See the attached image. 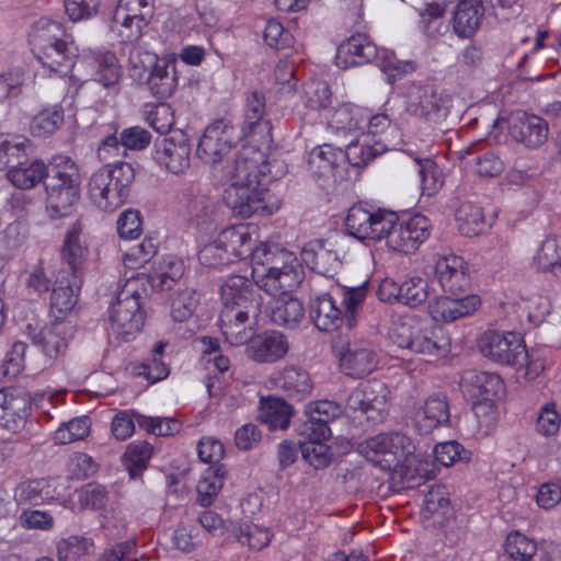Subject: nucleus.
I'll use <instances>...</instances> for the list:
<instances>
[{
  "mask_svg": "<svg viewBox=\"0 0 561 561\" xmlns=\"http://www.w3.org/2000/svg\"><path fill=\"white\" fill-rule=\"evenodd\" d=\"M357 451L385 471L400 470L411 488L430 479L427 463L421 461L415 442L403 432L390 431L370 436L357 445Z\"/></svg>",
  "mask_w": 561,
  "mask_h": 561,
  "instance_id": "obj_1",
  "label": "nucleus"
},
{
  "mask_svg": "<svg viewBox=\"0 0 561 561\" xmlns=\"http://www.w3.org/2000/svg\"><path fill=\"white\" fill-rule=\"evenodd\" d=\"M45 186V213L50 220L72 216L81 197V174L77 163L68 156L53 159Z\"/></svg>",
  "mask_w": 561,
  "mask_h": 561,
  "instance_id": "obj_2",
  "label": "nucleus"
},
{
  "mask_svg": "<svg viewBox=\"0 0 561 561\" xmlns=\"http://www.w3.org/2000/svg\"><path fill=\"white\" fill-rule=\"evenodd\" d=\"M389 337L400 348L414 353L446 356L450 351V337L438 324H431L412 316H403L394 320Z\"/></svg>",
  "mask_w": 561,
  "mask_h": 561,
  "instance_id": "obj_3",
  "label": "nucleus"
},
{
  "mask_svg": "<svg viewBox=\"0 0 561 561\" xmlns=\"http://www.w3.org/2000/svg\"><path fill=\"white\" fill-rule=\"evenodd\" d=\"M134 179L135 170L130 163H107L90 176L88 196L96 208L112 213L126 202Z\"/></svg>",
  "mask_w": 561,
  "mask_h": 561,
  "instance_id": "obj_4",
  "label": "nucleus"
},
{
  "mask_svg": "<svg viewBox=\"0 0 561 561\" xmlns=\"http://www.w3.org/2000/svg\"><path fill=\"white\" fill-rule=\"evenodd\" d=\"M145 294L146 289L139 287L133 277L118 291L116 301L108 309L111 329L118 339L130 341L142 330Z\"/></svg>",
  "mask_w": 561,
  "mask_h": 561,
  "instance_id": "obj_5",
  "label": "nucleus"
},
{
  "mask_svg": "<svg viewBox=\"0 0 561 561\" xmlns=\"http://www.w3.org/2000/svg\"><path fill=\"white\" fill-rule=\"evenodd\" d=\"M481 353L497 363L524 367L526 376L535 378L543 368L541 363H529L524 341L515 332L488 330L480 339Z\"/></svg>",
  "mask_w": 561,
  "mask_h": 561,
  "instance_id": "obj_6",
  "label": "nucleus"
},
{
  "mask_svg": "<svg viewBox=\"0 0 561 561\" xmlns=\"http://www.w3.org/2000/svg\"><path fill=\"white\" fill-rule=\"evenodd\" d=\"M267 170L268 164L262 151L243 148L231 163L218 169L221 172L218 181L229 184L228 188L263 183Z\"/></svg>",
  "mask_w": 561,
  "mask_h": 561,
  "instance_id": "obj_7",
  "label": "nucleus"
},
{
  "mask_svg": "<svg viewBox=\"0 0 561 561\" xmlns=\"http://www.w3.org/2000/svg\"><path fill=\"white\" fill-rule=\"evenodd\" d=\"M176 204L198 229L208 231L221 220L220 204L202 193L199 186L188 184L182 187L176 196Z\"/></svg>",
  "mask_w": 561,
  "mask_h": 561,
  "instance_id": "obj_8",
  "label": "nucleus"
},
{
  "mask_svg": "<svg viewBox=\"0 0 561 561\" xmlns=\"http://www.w3.org/2000/svg\"><path fill=\"white\" fill-rule=\"evenodd\" d=\"M252 279L261 290L277 298L289 294L300 285L304 279V268L296 257V261L276 264L268 268L252 267Z\"/></svg>",
  "mask_w": 561,
  "mask_h": 561,
  "instance_id": "obj_9",
  "label": "nucleus"
},
{
  "mask_svg": "<svg viewBox=\"0 0 561 561\" xmlns=\"http://www.w3.org/2000/svg\"><path fill=\"white\" fill-rule=\"evenodd\" d=\"M89 256V245L83 238V227L78 220L66 233L61 249V268L57 276L61 283L69 278L73 285H82L84 265Z\"/></svg>",
  "mask_w": 561,
  "mask_h": 561,
  "instance_id": "obj_10",
  "label": "nucleus"
},
{
  "mask_svg": "<svg viewBox=\"0 0 561 561\" xmlns=\"http://www.w3.org/2000/svg\"><path fill=\"white\" fill-rule=\"evenodd\" d=\"M501 378L491 373L468 370L460 380L463 394L472 401V410L480 417L481 410L492 411V401L502 390Z\"/></svg>",
  "mask_w": 561,
  "mask_h": 561,
  "instance_id": "obj_11",
  "label": "nucleus"
},
{
  "mask_svg": "<svg viewBox=\"0 0 561 561\" xmlns=\"http://www.w3.org/2000/svg\"><path fill=\"white\" fill-rule=\"evenodd\" d=\"M233 126L224 119H218L206 127L199 139L196 154L205 163L218 171L224 158L231 151Z\"/></svg>",
  "mask_w": 561,
  "mask_h": 561,
  "instance_id": "obj_12",
  "label": "nucleus"
},
{
  "mask_svg": "<svg viewBox=\"0 0 561 561\" xmlns=\"http://www.w3.org/2000/svg\"><path fill=\"white\" fill-rule=\"evenodd\" d=\"M387 393L386 385L379 380L359 383L350 392L346 408L366 414L367 420H381L387 412Z\"/></svg>",
  "mask_w": 561,
  "mask_h": 561,
  "instance_id": "obj_13",
  "label": "nucleus"
},
{
  "mask_svg": "<svg viewBox=\"0 0 561 561\" xmlns=\"http://www.w3.org/2000/svg\"><path fill=\"white\" fill-rule=\"evenodd\" d=\"M405 108L411 115L427 122H438L446 114L443 94L431 83L411 84L407 91Z\"/></svg>",
  "mask_w": 561,
  "mask_h": 561,
  "instance_id": "obj_14",
  "label": "nucleus"
},
{
  "mask_svg": "<svg viewBox=\"0 0 561 561\" xmlns=\"http://www.w3.org/2000/svg\"><path fill=\"white\" fill-rule=\"evenodd\" d=\"M430 220L420 214L402 220L398 218L388 248L400 253H413L430 237Z\"/></svg>",
  "mask_w": 561,
  "mask_h": 561,
  "instance_id": "obj_15",
  "label": "nucleus"
},
{
  "mask_svg": "<svg viewBox=\"0 0 561 561\" xmlns=\"http://www.w3.org/2000/svg\"><path fill=\"white\" fill-rule=\"evenodd\" d=\"M264 185L263 182L243 187L227 188L225 191V202L233 215L241 218L270 214L266 203L267 190L264 188Z\"/></svg>",
  "mask_w": 561,
  "mask_h": 561,
  "instance_id": "obj_16",
  "label": "nucleus"
},
{
  "mask_svg": "<svg viewBox=\"0 0 561 561\" xmlns=\"http://www.w3.org/2000/svg\"><path fill=\"white\" fill-rule=\"evenodd\" d=\"M259 314L256 305L249 306L244 311L221 309L218 322L226 341L233 346L248 344L254 335L253 324Z\"/></svg>",
  "mask_w": 561,
  "mask_h": 561,
  "instance_id": "obj_17",
  "label": "nucleus"
},
{
  "mask_svg": "<svg viewBox=\"0 0 561 561\" xmlns=\"http://www.w3.org/2000/svg\"><path fill=\"white\" fill-rule=\"evenodd\" d=\"M153 160L173 174L184 173L191 165V145L184 135L156 141Z\"/></svg>",
  "mask_w": 561,
  "mask_h": 561,
  "instance_id": "obj_18",
  "label": "nucleus"
},
{
  "mask_svg": "<svg viewBox=\"0 0 561 561\" xmlns=\"http://www.w3.org/2000/svg\"><path fill=\"white\" fill-rule=\"evenodd\" d=\"M435 275L442 289L450 295L466 291L471 282L468 263L453 253L437 255Z\"/></svg>",
  "mask_w": 561,
  "mask_h": 561,
  "instance_id": "obj_19",
  "label": "nucleus"
},
{
  "mask_svg": "<svg viewBox=\"0 0 561 561\" xmlns=\"http://www.w3.org/2000/svg\"><path fill=\"white\" fill-rule=\"evenodd\" d=\"M31 399L26 392L16 388L0 390V423L10 431L22 428L31 414Z\"/></svg>",
  "mask_w": 561,
  "mask_h": 561,
  "instance_id": "obj_20",
  "label": "nucleus"
},
{
  "mask_svg": "<svg viewBox=\"0 0 561 561\" xmlns=\"http://www.w3.org/2000/svg\"><path fill=\"white\" fill-rule=\"evenodd\" d=\"M339 53L348 57L352 65L360 66L376 60L382 70H401L400 62L389 57L380 61V53L376 44L365 34H355L348 37L341 44Z\"/></svg>",
  "mask_w": 561,
  "mask_h": 561,
  "instance_id": "obj_21",
  "label": "nucleus"
},
{
  "mask_svg": "<svg viewBox=\"0 0 561 561\" xmlns=\"http://www.w3.org/2000/svg\"><path fill=\"white\" fill-rule=\"evenodd\" d=\"M73 334V327L66 321H53L31 335L33 344L49 359L62 356Z\"/></svg>",
  "mask_w": 561,
  "mask_h": 561,
  "instance_id": "obj_22",
  "label": "nucleus"
},
{
  "mask_svg": "<svg viewBox=\"0 0 561 561\" xmlns=\"http://www.w3.org/2000/svg\"><path fill=\"white\" fill-rule=\"evenodd\" d=\"M377 364V354L366 342L348 343L340 353L342 371L353 378H363L371 374Z\"/></svg>",
  "mask_w": 561,
  "mask_h": 561,
  "instance_id": "obj_23",
  "label": "nucleus"
},
{
  "mask_svg": "<svg viewBox=\"0 0 561 561\" xmlns=\"http://www.w3.org/2000/svg\"><path fill=\"white\" fill-rule=\"evenodd\" d=\"M508 133L513 139L528 148H537L548 138V125L539 116L517 112L511 116Z\"/></svg>",
  "mask_w": 561,
  "mask_h": 561,
  "instance_id": "obj_24",
  "label": "nucleus"
},
{
  "mask_svg": "<svg viewBox=\"0 0 561 561\" xmlns=\"http://www.w3.org/2000/svg\"><path fill=\"white\" fill-rule=\"evenodd\" d=\"M222 309L248 310L249 306L256 305L261 312L262 297L254 293L249 279L241 275L229 276L220 288Z\"/></svg>",
  "mask_w": 561,
  "mask_h": 561,
  "instance_id": "obj_25",
  "label": "nucleus"
},
{
  "mask_svg": "<svg viewBox=\"0 0 561 561\" xmlns=\"http://www.w3.org/2000/svg\"><path fill=\"white\" fill-rule=\"evenodd\" d=\"M289 350L286 336L278 331H265L252 336L247 345V355L256 363H275Z\"/></svg>",
  "mask_w": 561,
  "mask_h": 561,
  "instance_id": "obj_26",
  "label": "nucleus"
},
{
  "mask_svg": "<svg viewBox=\"0 0 561 561\" xmlns=\"http://www.w3.org/2000/svg\"><path fill=\"white\" fill-rule=\"evenodd\" d=\"M480 306L481 300L478 295H467L461 298L440 296L430 302L428 311L432 319L437 322H454L473 314Z\"/></svg>",
  "mask_w": 561,
  "mask_h": 561,
  "instance_id": "obj_27",
  "label": "nucleus"
},
{
  "mask_svg": "<svg viewBox=\"0 0 561 561\" xmlns=\"http://www.w3.org/2000/svg\"><path fill=\"white\" fill-rule=\"evenodd\" d=\"M301 260L316 273L332 277L337 273L342 263L337 252L328 241L316 239L305 244Z\"/></svg>",
  "mask_w": 561,
  "mask_h": 561,
  "instance_id": "obj_28",
  "label": "nucleus"
},
{
  "mask_svg": "<svg viewBox=\"0 0 561 561\" xmlns=\"http://www.w3.org/2000/svg\"><path fill=\"white\" fill-rule=\"evenodd\" d=\"M483 16L482 0H459L450 19L453 32L458 38L470 39L479 30Z\"/></svg>",
  "mask_w": 561,
  "mask_h": 561,
  "instance_id": "obj_29",
  "label": "nucleus"
},
{
  "mask_svg": "<svg viewBox=\"0 0 561 561\" xmlns=\"http://www.w3.org/2000/svg\"><path fill=\"white\" fill-rule=\"evenodd\" d=\"M310 318L320 331H334L345 323V317L331 294H314L309 301Z\"/></svg>",
  "mask_w": 561,
  "mask_h": 561,
  "instance_id": "obj_30",
  "label": "nucleus"
},
{
  "mask_svg": "<svg viewBox=\"0 0 561 561\" xmlns=\"http://www.w3.org/2000/svg\"><path fill=\"white\" fill-rule=\"evenodd\" d=\"M344 165V152L340 148L324 144L314 147L308 156V168L316 178L336 179Z\"/></svg>",
  "mask_w": 561,
  "mask_h": 561,
  "instance_id": "obj_31",
  "label": "nucleus"
},
{
  "mask_svg": "<svg viewBox=\"0 0 561 561\" xmlns=\"http://www.w3.org/2000/svg\"><path fill=\"white\" fill-rule=\"evenodd\" d=\"M244 129L263 144L272 141V125L266 118L265 98L259 92H252L247 98Z\"/></svg>",
  "mask_w": 561,
  "mask_h": 561,
  "instance_id": "obj_32",
  "label": "nucleus"
},
{
  "mask_svg": "<svg viewBox=\"0 0 561 561\" xmlns=\"http://www.w3.org/2000/svg\"><path fill=\"white\" fill-rule=\"evenodd\" d=\"M449 408L445 397L431 396L413 415V424L420 434H428L449 421Z\"/></svg>",
  "mask_w": 561,
  "mask_h": 561,
  "instance_id": "obj_33",
  "label": "nucleus"
},
{
  "mask_svg": "<svg viewBox=\"0 0 561 561\" xmlns=\"http://www.w3.org/2000/svg\"><path fill=\"white\" fill-rule=\"evenodd\" d=\"M253 233L254 229L244 224L227 227L219 232V241L232 263L250 256L254 247Z\"/></svg>",
  "mask_w": 561,
  "mask_h": 561,
  "instance_id": "obj_34",
  "label": "nucleus"
},
{
  "mask_svg": "<svg viewBox=\"0 0 561 561\" xmlns=\"http://www.w3.org/2000/svg\"><path fill=\"white\" fill-rule=\"evenodd\" d=\"M28 41L33 54L45 55L46 50L69 42V36L60 23L42 18L33 24Z\"/></svg>",
  "mask_w": 561,
  "mask_h": 561,
  "instance_id": "obj_35",
  "label": "nucleus"
},
{
  "mask_svg": "<svg viewBox=\"0 0 561 561\" xmlns=\"http://www.w3.org/2000/svg\"><path fill=\"white\" fill-rule=\"evenodd\" d=\"M34 55L45 68L59 77H67L77 61V48L71 41L46 50L45 55L42 53Z\"/></svg>",
  "mask_w": 561,
  "mask_h": 561,
  "instance_id": "obj_36",
  "label": "nucleus"
},
{
  "mask_svg": "<svg viewBox=\"0 0 561 561\" xmlns=\"http://www.w3.org/2000/svg\"><path fill=\"white\" fill-rule=\"evenodd\" d=\"M33 153V145L22 135L0 133V167L12 169L22 164Z\"/></svg>",
  "mask_w": 561,
  "mask_h": 561,
  "instance_id": "obj_37",
  "label": "nucleus"
},
{
  "mask_svg": "<svg viewBox=\"0 0 561 561\" xmlns=\"http://www.w3.org/2000/svg\"><path fill=\"white\" fill-rule=\"evenodd\" d=\"M304 317L302 302L289 294L275 298L271 306L270 318L276 325L295 329Z\"/></svg>",
  "mask_w": 561,
  "mask_h": 561,
  "instance_id": "obj_38",
  "label": "nucleus"
},
{
  "mask_svg": "<svg viewBox=\"0 0 561 561\" xmlns=\"http://www.w3.org/2000/svg\"><path fill=\"white\" fill-rule=\"evenodd\" d=\"M84 61L92 67L94 80L104 88L116 85L122 78L118 60L111 51L93 53Z\"/></svg>",
  "mask_w": 561,
  "mask_h": 561,
  "instance_id": "obj_39",
  "label": "nucleus"
},
{
  "mask_svg": "<svg viewBox=\"0 0 561 561\" xmlns=\"http://www.w3.org/2000/svg\"><path fill=\"white\" fill-rule=\"evenodd\" d=\"M50 169L38 159L28 160L22 164H15L7 171V179L20 190H30L36 186L45 178L48 180Z\"/></svg>",
  "mask_w": 561,
  "mask_h": 561,
  "instance_id": "obj_40",
  "label": "nucleus"
},
{
  "mask_svg": "<svg viewBox=\"0 0 561 561\" xmlns=\"http://www.w3.org/2000/svg\"><path fill=\"white\" fill-rule=\"evenodd\" d=\"M278 386L285 394L296 401L304 400L313 388L310 375L300 367H286L280 373Z\"/></svg>",
  "mask_w": 561,
  "mask_h": 561,
  "instance_id": "obj_41",
  "label": "nucleus"
},
{
  "mask_svg": "<svg viewBox=\"0 0 561 561\" xmlns=\"http://www.w3.org/2000/svg\"><path fill=\"white\" fill-rule=\"evenodd\" d=\"M293 414V407L283 399L268 397L261 401L259 419L271 430H286Z\"/></svg>",
  "mask_w": 561,
  "mask_h": 561,
  "instance_id": "obj_42",
  "label": "nucleus"
},
{
  "mask_svg": "<svg viewBox=\"0 0 561 561\" xmlns=\"http://www.w3.org/2000/svg\"><path fill=\"white\" fill-rule=\"evenodd\" d=\"M446 5L443 2H427L419 9L420 27L428 38H439L444 36L449 24L444 20Z\"/></svg>",
  "mask_w": 561,
  "mask_h": 561,
  "instance_id": "obj_43",
  "label": "nucleus"
},
{
  "mask_svg": "<svg viewBox=\"0 0 561 561\" xmlns=\"http://www.w3.org/2000/svg\"><path fill=\"white\" fill-rule=\"evenodd\" d=\"M365 111L352 104L336 107L328 119V127L335 134H347L363 128L366 122Z\"/></svg>",
  "mask_w": 561,
  "mask_h": 561,
  "instance_id": "obj_44",
  "label": "nucleus"
},
{
  "mask_svg": "<svg viewBox=\"0 0 561 561\" xmlns=\"http://www.w3.org/2000/svg\"><path fill=\"white\" fill-rule=\"evenodd\" d=\"M81 285H73L69 278L65 283L56 277V286L53 288L50 296V312L57 321L62 319L73 309L77 304L78 293Z\"/></svg>",
  "mask_w": 561,
  "mask_h": 561,
  "instance_id": "obj_45",
  "label": "nucleus"
},
{
  "mask_svg": "<svg viewBox=\"0 0 561 561\" xmlns=\"http://www.w3.org/2000/svg\"><path fill=\"white\" fill-rule=\"evenodd\" d=\"M456 220L460 233L467 237L481 234L489 226L482 207L472 202H463L458 207Z\"/></svg>",
  "mask_w": 561,
  "mask_h": 561,
  "instance_id": "obj_46",
  "label": "nucleus"
},
{
  "mask_svg": "<svg viewBox=\"0 0 561 561\" xmlns=\"http://www.w3.org/2000/svg\"><path fill=\"white\" fill-rule=\"evenodd\" d=\"M537 271L551 272L561 277V240L556 237L546 238L533 257Z\"/></svg>",
  "mask_w": 561,
  "mask_h": 561,
  "instance_id": "obj_47",
  "label": "nucleus"
},
{
  "mask_svg": "<svg viewBox=\"0 0 561 561\" xmlns=\"http://www.w3.org/2000/svg\"><path fill=\"white\" fill-rule=\"evenodd\" d=\"M152 95L159 99L170 98L176 89L178 78L174 68H169L165 62L154 65L149 77L144 83Z\"/></svg>",
  "mask_w": 561,
  "mask_h": 561,
  "instance_id": "obj_48",
  "label": "nucleus"
},
{
  "mask_svg": "<svg viewBox=\"0 0 561 561\" xmlns=\"http://www.w3.org/2000/svg\"><path fill=\"white\" fill-rule=\"evenodd\" d=\"M226 470L224 466H209L201 476L197 485V502L202 506H209L220 492Z\"/></svg>",
  "mask_w": 561,
  "mask_h": 561,
  "instance_id": "obj_49",
  "label": "nucleus"
},
{
  "mask_svg": "<svg viewBox=\"0 0 561 561\" xmlns=\"http://www.w3.org/2000/svg\"><path fill=\"white\" fill-rule=\"evenodd\" d=\"M53 497L50 481L45 479L22 482L14 493L19 505H41Z\"/></svg>",
  "mask_w": 561,
  "mask_h": 561,
  "instance_id": "obj_50",
  "label": "nucleus"
},
{
  "mask_svg": "<svg viewBox=\"0 0 561 561\" xmlns=\"http://www.w3.org/2000/svg\"><path fill=\"white\" fill-rule=\"evenodd\" d=\"M65 121L64 110L60 105H50L41 110L31 121L30 129L34 136L49 137L55 134Z\"/></svg>",
  "mask_w": 561,
  "mask_h": 561,
  "instance_id": "obj_51",
  "label": "nucleus"
},
{
  "mask_svg": "<svg viewBox=\"0 0 561 561\" xmlns=\"http://www.w3.org/2000/svg\"><path fill=\"white\" fill-rule=\"evenodd\" d=\"M383 151L379 144L371 145L368 135L362 134L358 138L351 140L344 152V162L360 168L368 164L373 159Z\"/></svg>",
  "mask_w": 561,
  "mask_h": 561,
  "instance_id": "obj_52",
  "label": "nucleus"
},
{
  "mask_svg": "<svg viewBox=\"0 0 561 561\" xmlns=\"http://www.w3.org/2000/svg\"><path fill=\"white\" fill-rule=\"evenodd\" d=\"M184 274V263L174 256H167L151 275V286L160 291L171 289Z\"/></svg>",
  "mask_w": 561,
  "mask_h": 561,
  "instance_id": "obj_53",
  "label": "nucleus"
},
{
  "mask_svg": "<svg viewBox=\"0 0 561 561\" xmlns=\"http://www.w3.org/2000/svg\"><path fill=\"white\" fill-rule=\"evenodd\" d=\"M165 346V342H158L152 350L151 357L135 368L136 374L144 376L151 383L165 379L170 374L169 366L163 360Z\"/></svg>",
  "mask_w": 561,
  "mask_h": 561,
  "instance_id": "obj_54",
  "label": "nucleus"
},
{
  "mask_svg": "<svg viewBox=\"0 0 561 561\" xmlns=\"http://www.w3.org/2000/svg\"><path fill=\"white\" fill-rule=\"evenodd\" d=\"M374 211V209L363 204L353 205L345 218V227L348 233L358 240H367L368 233L371 232L369 229Z\"/></svg>",
  "mask_w": 561,
  "mask_h": 561,
  "instance_id": "obj_55",
  "label": "nucleus"
},
{
  "mask_svg": "<svg viewBox=\"0 0 561 561\" xmlns=\"http://www.w3.org/2000/svg\"><path fill=\"white\" fill-rule=\"evenodd\" d=\"M250 256L252 267L264 266L268 268L276 264L296 261V256L291 252L267 243H261L256 248L252 247Z\"/></svg>",
  "mask_w": 561,
  "mask_h": 561,
  "instance_id": "obj_56",
  "label": "nucleus"
},
{
  "mask_svg": "<svg viewBox=\"0 0 561 561\" xmlns=\"http://www.w3.org/2000/svg\"><path fill=\"white\" fill-rule=\"evenodd\" d=\"M504 551L513 561H530L537 552V543L516 530L506 536Z\"/></svg>",
  "mask_w": 561,
  "mask_h": 561,
  "instance_id": "obj_57",
  "label": "nucleus"
},
{
  "mask_svg": "<svg viewBox=\"0 0 561 561\" xmlns=\"http://www.w3.org/2000/svg\"><path fill=\"white\" fill-rule=\"evenodd\" d=\"M152 15V7L149 0H119L114 12V21L134 22L144 19L146 25Z\"/></svg>",
  "mask_w": 561,
  "mask_h": 561,
  "instance_id": "obj_58",
  "label": "nucleus"
},
{
  "mask_svg": "<svg viewBox=\"0 0 561 561\" xmlns=\"http://www.w3.org/2000/svg\"><path fill=\"white\" fill-rule=\"evenodd\" d=\"M152 456V446L144 440L130 443L124 454L126 468L131 477L138 476L146 469Z\"/></svg>",
  "mask_w": 561,
  "mask_h": 561,
  "instance_id": "obj_59",
  "label": "nucleus"
},
{
  "mask_svg": "<svg viewBox=\"0 0 561 561\" xmlns=\"http://www.w3.org/2000/svg\"><path fill=\"white\" fill-rule=\"evenodd\" d=\"M399 302L410 307H417L428 297V283L426 279L413 276L399 286Z\"/></svg>",
  "mask_w": 561,
  "mask_h": 561,
  "instance_id": "obj_60",
  "label": "nucleus"
},
{
  "mask_svg": "<svg viewBox=\"0 0 561 561\" xmlns=\"http://www.w3.org/2000/svg\"><path fill=\"white\" fill-rule=\"evenodd\" d=\"M199 302L198 295L194 289H184L173 297L171 301V317L175 322L188 321Z\"/></svg>",
  "mask_w": 561,
  "mask_h": 561,
  "instance_id": "obj_61",
  "label": "nucleus"
},
{
  "mask_svg": "<svg viewBox=\"0 0 561 561\" xmlns=\"http://www.w3.org/2000/svg\"><path fill=\"white\" fill-rule=\"evenodd\" d=\"M90 432L89 419L75 417L69 422L62 423L54 434V440L57 444L66 445L85 438Z\"/></svg>",
  "mask_w": 561,
  "mask_h": 561,
  "instance_id": "obj_62",
  "label": "nucleus"
},
{
  "mask_svg": "<svg viewBox=\"0 0 561 561\" xmlns=\"http://www.w3.org/2000/svg\"><path fill=\"white\" fill-rule=\"evenodd\" d=\"M397 220L398 215L396 213L386 209H376L369 229L371 232L368 233L367 240L381 241L385 239L388 244L390 233H392Z\"/></svg>",
  "mask_w": 561,
  "mask_h": 561,
  "instance_id": "obj_63",
  "label": "nucleus"
},
{
  "mask_svg": "<svg viewBox=\"0 0 561 561\" xmlns=\"http://www.w3.org/2000/svg\"><path fill=\"white\" fill-rule=\"evenodd\" d=\"M159 62L157 55L148 51L141 55L139 48L134 46L129 53V75L135 81L144 84L150 70Z\"/></svg>",
  "mask_w": 561,
  "mask_h": 561,
  "instance_id": "obj_64",
  "label": "nucleus"
}]
</instances>
